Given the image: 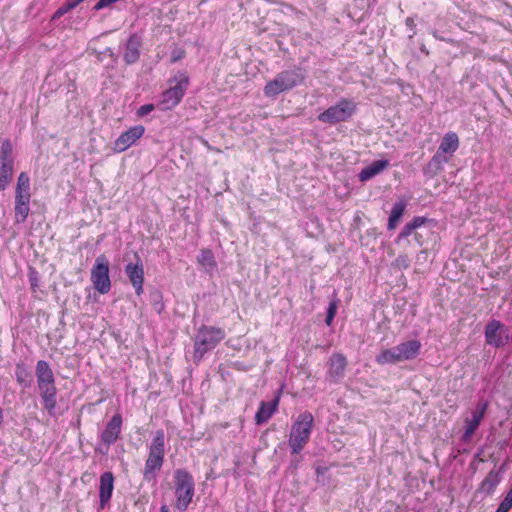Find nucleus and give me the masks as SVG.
Segmentation results:
<instances>
[{"instance_id":"nucleus-1","label":"nucleus","mask_w":512,"mask_h":512,"mask_svg":"<svg viewBox=\"0 0 512 512\" xmlns=\"http://www.w3.org/2000/svg\"><path fill=\"white\" fill-rule=\"evenodd\" d=\"M35 376L41 404L50 416H55L58 389L50 364L45 360H38L35 366Z\"/></svg>"},{"instance_id":"nucleus-2","label":"nucleus","mask_w":512,"mask_h":512,"mask_svg":"<svg viewBox=\"0 0 512 512\" xmlns=\"http://www.w3.org/2000/svg\"><path fill=\"white\" fill-rule=\"evenodd\" d=\"M226 337V332L221 327L202 324L194 336L193 361L198 364L204 356L218 346Z\"/></svg>"},{"instance_id":"nucleus-3","label":"nucleus","mask_w":512,"mask_h":512,"mask_svg":"<svg viewBox=\"0 0 512 512\" xmlns=\"http://www.w3.org/2000/svg\"><path fill=\"white\" fill-rule=\"evenodd\" d=\"M305 79V71L301 67H293L278 73L273 80L266 83L263 93L266 97L275 98L280 93L290 91L301 85Z\"/></svg>"},{"instance_id":"nucleus-4","label":"nucleus","mask_w":512,"mask_h":512,"mask_svg":"<svg viewBox=\"0 0 512 512\" xmlns=\"http://www.w3.org/2000/svg\"><path fill=\"white\" fill-rule=\"evenodd\" d=\"M314 424V417L311 412L304 411L298 415L293 423L289 435L288 444L291 454L297 458L310 439Z\"/></svg>"},{"instance_id":"nucleus-5","label":"nucleus","mask_w":512,"mask_h":512,"mask_svg":"<svg viewBox=\"0 0 512 512\" xmlns=\"http://www.w3.org/2000/svg\"><path fill=\"white\" fill-rule=\"evenodd\" d=\"M433 222V219L424 216L413 217L411 221L404 225L396 237L395 243L399 245L406 241L408 245H411L412 241L409 238L412 237L414 244L422 247L426 242L425 236L430 232Z\"/></svg>"},{"instance_id":"nucleus-6","label":"nucleus","mask_w":512,"mask_h":512,"mask_svg":"<svg viewBox=\"0 0 512 512\" xmlns=\"http://www.w3.org/2000/svg\"><path fill=\"white\" fill-rule=\"evenodd\" d=\"M165 456V433L162 429L155 432L152 442L149 446L148 457L144 467V477L151 480L156 477V472L163 465Z\"/></svg>"},{"instance_id":"nucleus-7","label":"nucleus","mask_w":512,"mask_h":512,"mask_svg":"<svg viewBox=\"0 0 512 512\" xmlns=\"http://www.w3.org/2000/svg\"><path fill=\"white\" fill-rule=\"evenodd\" d=\"M169 82L175 84L162 93L159 103L162 110H170L181 102L189 86V76L185 71H178Z\"/></svg>"},{"instance_id":"nucleus-8","label":"nucleus","mask_w":512,"mask_h":512,"mask_svg":"<svg viewBox=\"0 0 512 512\" xmlns=\"http://www.w3.org/2000/svg\"><path fill=\"white\" fill-rule=\"evenodd\" d=\"M356 110L357 105L353 100L342 98L335 105L320 113L317 119L322 123L337 124L349 120Z\"/></svg>"},{"instance_id":"nucleus-9","label":"nucleus","mask_w":512,"mask_h":512,"mask_svg":"<svg viewBox=\"0 0 512 512\" xmlns=\"http://www.w3.org/2000/svg\"><path fill=\"white\" fill-rule=\"evenodd\" d=\"M91 281L94 288L101 294H106L111 289L109 277V262L105 255H99L91 270Z\"/></svg>"},{"instance_id":"nucleus-10","label":"nucleus","mask_w":512,"mask_h":512,"mask_svg":"<svg viewBox=\"0 0 512 512\" xmlns=\"http://www.w3.org/2000/svg\"><path fill=\"white\" fill-rule=\"evenodd\" d=\"M485 340L495 348L505 346L510 340L508 328L498 320H491L485 327Z\"/></svg>"},{"instance_id":"nucleus-11","label":"nucleus","mask_w":512,"mask_h":512,"mask_svg":"<svg viewBox=\"0 0 512 512\" xmlns=\"http://www.w3.org/2000/svg\"><path fill=\"white\" fill-rule=\"evenodd\" d=\"M123 425L122 415L117 412L106 423L105 428L100 434V441L104 446L110 447L120 438Z\"/></svg>"},{"instance_id":"nucleus-12","label":"nucleus","mask_w":512,"mask_h":512,"mask_svg":"<svg viewBox=\"0 0 512 512\" xmlns=\"http://www.w3.org/2000/svg\"><path fill=\"white\" fill-rule=\"evenodd\" d=\"M487 408L488 402L486 400L482 399L477 403L475 409L472 411V417L465 420V431L461 438L463 442H468L472 438L484 418Z\"/></svg>"},{"instance_id":"nucleus-13","label":"nucleus","mask_w":512,"mask_h":512,"mask_svg":"<svg viewBox=\"0 0 512 512\" xmlns=\"http://www.w3.org/2000/svg\"><path fill=\"white\" fill-rule=\"evenodd\" d=\"M136 263H128L125 266V274L135 289L136 295L140 296L144 289V267L141 258L136 254Z\"/></svg>"},{"instance_id":"nucleus-14","label":"nucleus","mask_w":512,"mask_h":512,"mask_svg":"<svg viewBox=\"0 0 512 512\" xmlns=\"http://www.w3.org/2000/svg\"><path fill=\"white\" fill-rule=\"evenodd\" d=\"M145 132V127L136 125L121 133L114 142V151L121 153L131 147Z\"/></svg>"},{"instance_id":"nucleus-15","label":"nucleus","mask_w":512,"mask_h":512,"mask_svg":"<svg viewBox=\"0 0 512 512\" xmlns=\"http://www.w3.org/2000/svg\"><path fill=\"white\" fill-rule=\"evenodd\" d=\"M346 367V356L342 353H333L328 360L327 377L336 383L339 382L345 376Z\"/></svg>"},{"instance_id":"nucleus-16","label":"nucleus","mask_w":512,"mask_h":512,"mask_svg":"<svg viewBox=\"0 0 512 512\" xmlns=\"http://www.w3.org/2000/svg\"><path fill=\"white\" fill-rule=\"evenodd\" d=\"M281 389L277 391L272 400L266 402L261 401L258 410L255 414V423L262 425L266 423L272 415L277 411L281 397Z\"/></svg>"},{"instance_id":"nucleus-17","label":"nucleus","mask_w":512,"mask_h":512,"mask_svg":"<svg viewBox=\"0 0 512 512\" xmlns=\"http://www.w3.org/2000/svg\"><path fill=\"white\" fill-rule=\"evenodd\" d=\"M142 46V39L136 33L129 36L125 44V51L123 60L127 65L135 64L141 55L140 48Z\"/></svg>"},{"instance_id":"nucleus-18","label":"nucleus","mask_w":512,"mask_h":512,"mask_svg":"<svg viewBox=\"0 0 512 512\" xmlns=\"http://www.w3.org/2000/svg\"><path fill=\"white\" fill-rule=\"evenodd\" d=\"M175 493L176 507L181 511L186 510L194 496L193 482H178Z\"/></svg>"},{"instance_id":"nucleus-19","label":"nucleus","mask_w":512,"mask_h":512,"mask_svg":"<svg viewBox=\"0 0 512 512\" xmlns=\"http://www.w3.org/2000/svg\"><path fill=\"white\" fill-rule=\"evenodd\" d=\"M459 137L455 132H447L441 139L436 154L442 157H452L459 148Z\"/></svg>"},{"instance_id":"nucleus-20","label":"nucleus","mask_w":512,"mask_h":512,"mask_svg":"<svg viewBox=\"0 0 512 512\" xmlns=\"http://www.w3.org/2000/svg\"><path fill=\"white\" fill-rule=\"evenodd\" d=\"M422 344L418 339L408 340L396 345L397 352L402 361L414 360L421 351Z\"/></svg>"},{"instance_id":"nucleus-21","label":"nucleus","mask_w":512,"mask_h":512,"mask_svg":"<svg viewBox=\"0 0 512 512\" xmlns=\"http://www.w3.org/2000/svg\"><path fill=\"white\" fill-rule=\"evenodd\" d=\"M449 161V157H442L438 154H434L428 163L423 167V175L427 179H433L439 173L443 171V166Z\"/></svg>"},{"instance_id":"nucleus-22","label":"nucleus","mask_w":512,"mask_h":512,"mask_svg":"<svg viewBox=\"0 0 512 512\" xmlns=\"http://www.w3.org/2000/svg\"><path fill=\"white\" fill-rule=\"evenodd\" d=\"M197 263L204 269V271L213 276L217 271L218 265L213 251L209 248L200 250L197 256Z\"/></svg>"},{"instance_id":"nucleus-23","label":"nucleus","mask_w":512,"mask_h":512,"mask_svg":"<svg viewBox=\"0 0 512 512\" xmlns=\"http://www.w3.org/2000/svg\"><path fill=\"white\" fill-rule=\"evenodd\" d=\"M389 166V160L380 159L373 161L370 165L364 167L358 174V178L361 182H366L376 175L380 174L384 169Z\"/></svg>"},{"instance_id":"nucleus-24","label":"nucleus","mask_w":512,"mask_h":512,"mask_svg":"<svg viewBox=\"0 0 512 512\" xmlns=\"http://www.w3.org/2000/svg\"><path fill=\"white\" fill-rule=\"evenodd\" d=\"M406 207H407V202L405 200H400L393 205L390 215H389V218H388V224H387L388 230H394L397 227L402 216L404 215Z\"/></svg>"},{"instance_id":"nucleus-25","label":"nucleus","mask_w":512,"mask_h":512,"mask_svg":"<svg viewBox=\"0 0 512 512\" xmlns=\"http://www.w3.org/2000/svg\"><path fill=\"white\" fill-rule=\"evenodd\" d=\"M375 361L380 365H385L402 362V359L397 352L396 346H394L392 348L382 350L378 355H376Z\"/></svg>"},{"instance_id":"nucleus-26","label":"nucleus","mask_w":512,"mask_h":512,"mask_svg":"<svg viewBox=\"0 0 512 512\" xmlns=\"http://www.w3.org/2000/svg\"><path fill=\"white\" fill-rule=\"evenodd\" d=\"M0 164L14 165L13 145L9 138H4L0 142Z\"/></svg>"},{"instance_id":"nucleus-27","label":"nucleus","mask_w":512,"mask_h":512,"mask_svg":"<svg viewBox=\"0 0 512 512\" xmlns=\"http://www.w3.org/2000/svg\"><path fill=\"white\" fill-rule=\"evenodd\" d=\"M14 165L0 164V191L6 190L13 180Z\"/></svg>"},{"instance_id":"nucleus-28","label":"nucleus","mask_w":512,"mask_h":512,"mask_svg":"<svg viewBox=\"0 0 512 512\" xmlns=\"http://www.w3.org/2000/svg\"><path fill=\"white\" fill-rule=\"evenodd\" d=\"M16 381L24 388H30L32 385V376L24 364H17L15 369Z\"/></svg>"},{"instance_id":"nucleus-29","label":"nucleus","mask_w":512,"mask_h":512,"mask_svg":"<svg viewBox=\"0 0 512 512\" xmlns=\"http://www.w3.org/2000/svg\"><path fill=\"white\" fill-rule=\"evenodd\" d=\"M149 302L157 314H161L165 309L163 294L160 290L154 289L149 293Z\"/></svg>"},{"instance_id":"nucleus-30","label":"nucleus","mask_w":512,"mask_h":512,"mask_svg":"<svg viewBox=\"0 0 512 512\" xmlns=\"http://www.w3.org/2000/svg\"><path fill=\"white\" fill-rule=\"evenodd\" d=\"M114 482H100V509H104L109 502Z\"/></svg>"},{"instance_id":"nucleus-31","label":"nucleus","mask_w":512,"mask_h":512,"mask_svg":"<svg viewBox=\"0 0 512 512\" xmlns=\"http://www.w3.org/2000/svg\"><path fill=\"white\" fill-rule=\"evenodd\" d=\"M340 304V299L334 294V297L329 302V305L326 310L325 324L327 326H331L334 318L337 314V310Z\"/></svg>"},{"instance_id":"nucleus-32","label":"nucleus","mask_w":512,"mask_h":512,"mask_svg":"<svg viewBox=\"0 0 512 512\" xmlns=\"http://www.w3.org/2000/svg\"><path fill=\"white\" fill-rule=\"evenodd\" d=\"M30 206L27 204L15 203L14 215L16 223H24L29 215Z\"/></svg>"},{"instance_id":"nucleus-33","label":"nucleus","mask_w":512,"mask_h":512,"mask_svg":"<svg viewBox=\"0 0 512 512\" xmlns=\"http://www.w3.org/2000/svg\"><path fill=\"white\" fill-rule=\"evenodd\" d=\"M15 192L31 193L30 192V177L26 172H21L17 178Z\"/></svg>"},{"instance_id":"nucleus-34","label":"nucleus","mask_w":512,"mask_h":512,"mask_svg":"<svg viewBox=\"0 0 512 512\" xmlns=\"http://www.w3.org/2000/svg\"><path fill=\"white\" fill-rule=\"evenodd\" d=\"M77 6L78 5L75 2V0H67L53 13L52 20L60 19L62 16H64L66 13L70 12Z\"/></svg>"},{"instance_id":"nucleus-35","label":"nucleus","mask_w":512,"mask_h":512,"mask_svg":"<svg viewBox=\"0 0 512 512\" xmlns=\"http://www.w3.org/2000/svg\"><path fill=\"white\" fill-rule=\"evenodd\" d=\"M28 280L31 291L33 293H36L40 286V274L35 267L30 266L28 268Z\"/></svg>"},{"instance_id":"nucleus-36","label":"nucleus","mask_w":512,"mask_h":512,"mask_svg":"<svg viewBox=\"0 0 512 512\" xmlns=\"http://www.w3.org/2000/svg\"><path fill=\"white\" fill-rule=\"evenodd\" d=\"M512 508V488L508 491L504 499L495 512H509Z\"/></svg>"},{"instance_id":"nucleus-37","label":"nucleus","mask_w":512,"mask_h":512,"mask_svg":"<svg viewBox=\"0 0 512 512\" xmlns=\"http://www.w3.org/2000/svg\"><path fill=\"white\" fill-rule=\"evenodd\" d=\"M410 259L407 255L405 254H400L398 255V257L395 259L394 261V266L399 268V269H407L409 268L410 266Z\"/></svg>"},{"instance_id":"nucleus-38","label":"nucleus","mask_w":512,"mask_h":512,"mask_svg":"<svg viewBox=\"0 0 512 512\" xmlns=\"http://www.w3.org/2000/svg\"><path fill=\"white\" fill-rule=\"evenodd\" d=\"M185 50L179 47H176L171 52V62L176 63L182 60L185 57Z\"/></svg>"},{"instance_id":"nucleus-39","label":"nucleus","mask_w":512,"mask_h":512,"mask_svg":"<svg viewBox=\"0 0 512 512\" xmlns=\"http://www.w3.org/2000/svg\"><path fill=\"white\" fill-rule=\"evenodd\" d=\"M155 109L154 105L149 103V104H144L142 106H140L138 109H137V116L139 117H144L146 115H148L149 113H151L153 110Z\"/></svg>"},{"instance_id":"nucleus-40","label":"nucleus","mask_w":512,"mask_h":512,"mask_svg":"<svg viewBox=\"0 0 512 512\" xmlns=\"http://www.w3.org/2000/svg\"><path fill=\"white\" fill-rule=\"evenodd\" d=\"M31 193L15 192V203L30 205Z\"/></svg>"},{"instance_id":"nucleus-41","label":"nucleus","mask_w":512,"mask_h":512,"mask_svg":"<svg viewBox=\"0 0 512 512\" xmlns=\"http://www.w3.org/2000/svg\"><path fill=\"white\" fill-rule=\"evenodd\" d=\"M174 480H192V477L186 470L177 469L174 474Z\"/></svg>"},{"instance_id":"nucleus-42","label":"nucleus","mask_w":512,"mask_h":512,"mask_svg":"<svg viewBox=\"0 0 512 512\" xmlns=\"http://www.w3.org/2000/svg\"><path fill=\"white\" fill-rule=\"evenodd\" d=\"M406 26L411 30V34L409 37H413L416 35V24L413 17H407L405 20Z\"/></svg>"},{"instance_id":"nucleus-43","label":"nucleus","mask_w":512,"mask_h":512,"mask_svg":"<svg viewBox=\"0 0 512 512\" xmlns=\"http://www.w3.org/2000/svg\"><path fill=\"white\" fill-rule=\"evenodd\" d=\"M328 467L325 465L318 464L316 466V474L318 477H325L326 472L328 471Z\"/></svg>"},{"instance_id":"nucleus-44","label":"nucleus","mask_w":512,"mask_h":512,"mask_svg":"<svg viewBox=\"0 0 512 512\" xmlns=\"http://www.w3.org/2000/svg\"><path fill=\"white\" fill-rule=\"evenodd\" d=\"M431 33H432L433 37H434L435 39L439 40V41H444V42H448V43H453V40H452V39L445 38V37L441 36L437 30H433Z\"/></svg>"},{"instance_id":"nucleus-45","label":"nucleus","mask_w":512,"mask_h":512,"mask_svg":"<svg viewBox=\"0 0 512 512\" xmlns=\"http://www.w3.org/2000/svg\"><path fill=\"white\" fill-rule=\"evenodd\" d=\"M109 448H110V447L104 446V445L102 444V442H101V443L98 445V447L96 448V451H97V452H99V453H101V454H103V455H105V454H107V453H108Z\"/></svg>"},{"instance_id":"nucleus-46","label":"nucleus","mask_w":512,"mask_h":512,"mask_svg":"<svg viewBox=\"0 0 512 512\" xmlns=\"http://www.w3.org/2000/svg\"><path fill=\"white\" fill-rule=\"evenodd\" d=\"M99 480H114L113 473L106 471L101 475Z\"/></svg>"},{"instance_id":"nucleus-47","label":"nucleus","mask_w":512,"mask_h":512,"mask_svg":"<svg viewBox=\"0 0 512 512\" xmlns=\"http://www.w3.org/2000/svg\"><path fill=\"white\" fill-rule=\"evenodd\" d=\"M367 235L376 238V236H377L376 229L367 230Z\"/></svg>"},{"instance_id":"nucleus-48","label":"nucleus","mask_w":512,"mask_h":512,"mask_svg":"<svg viewBox=\"0 0 512 512\" xmlns=\"http://www.w3.org/2000/svg\"><path fill=\"white\" fill-rule=\"evenodd\" d=\"M3 418H4V417H3V409H2V407L0 406V426H1V425H2V423H3Z\"/></svg>"},{"instance_id":"nucleus-49","label":"nucleus","mask_w":512,"mask_h":512,"mask_svg":"<svg viewBox=\"0 0 512 512\" xmlns=\"http://www.w3.org/2000/svg\"><path fill=\"white\" fill-rule=\"evenodd\" d=\"M420 50H421V52L425 53L426 55H428V54H429V51L426 49V47H425L424 45H422V46L420 47Z\"/></svg>"},{"instance_id":"nucleus-50","label":"nucleus","mask_w":512,"mask_h":512,"mask_svg":"<svg viewBox=\"0 0 512 512\" xmlns=\"http://www.w3.org/2000/svg\"><path fill=\"white\" fill-rule=\"evenodd\" d=\"M161 512H169V509L167 508V506H166V505H163V506L161 507Z\"/></svg>"}]
</instances>
